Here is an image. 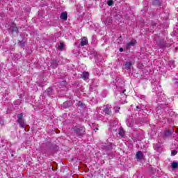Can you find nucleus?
Returning a JSON list of instances; mask_svg holds the SVG:
<instances>
[{"label": "nucleus", "mask_w": 178, "mask_h": 178, "mask_svg": "<svg viewBox=\"0 0 178 178\" xmlns=\"http://www.w3.org/2000/svg\"><path fill=\"white\" fill-rule=\"evenodd\" d=\"M72 130L78 137H83L86 133V128L83 126H75Z\"/></svg>", "instance_id": "1"}, {"label": "nucleus", "mask_w": 178, "mask_h": 178, "mask_svg": "<svg viewBox=\"0 0 178 178\" xmlns=\"http://www.w3.org/2000/svg\"><path fill=\"white\" fill-rule=\"evenodd\" d=\"M8 31L9 33H17V34H19V28H17L16 24H11L8 29Z\"/></svg>", "instance_id": "2"}, {"label": "nucleus", "mask_w": 178, "mask_h": 178, "mask_svg": "<svg viewBox=\"0 0 178 178\" xmlns=\"http://www.w3.org/2000/svg\"><path fill=\"white\" fill-rule=\"evenodd\" d=\"M88 45V39L86 37H83L81 39V47Z\"/></svg>", "instance_id": "3"}, {"label": "nucleus", "mask_w": 178, "mask_h": 178, "mask_svg": "<svg viewBox=\"0 0 178 178\" xmlns=\"http://www.w3.org/2000/svg\"><path fill=\"white\" fill-rule=\"evenodd\" d=\"M137 44V40L133 39L127 44V49H130V47H134Z\"/></svg>", "instance_id": "4"}, {"label": "nucleus", "mask_w": 178, "mask_h": 178, "mask_svg": "<svg viewBox=\"0 0 178 178\" xmlns=\"http://www.w3.org/2000/svg\"><path fill=\"white\" fill-rule=\"evenodd\" d=\"M17 123L19 124V127L21 129H24V127L26 126V121L24 120H17Z\"/></svg>", "instance_id": "5"}, {"label": "nucleus", "mask_w": 178, "mask_h": 178, "mask_svg": "<svg viewBox=\"0 0 178 178\" xmlns=\"http://www.w3.org/2000/svg\"><path fill=\"white\" fill-rule=\"evenodd\" d=\"M60 19L65 21L67 20V13L66 11L61 13L60 15Z\"/></svg>", "instance_id": "6"}, {"label": "nucleus", "mask_w": 178, "mask_h": 178, "mask_svg": "<svg viewBox=\"0 0 178 178\" xmlns=\"http://www.w3.org/2000/svg\"><path fill=\"white\" fill-rule=\"evenodd\" d=\"M143 156H144V154H143V152L138 151L136 152V159H139L140 161H141Z\"/></svg>", "instance_id": "7"}, {"label": "nucleus", "mask_w": 178, "mask_h": 178, "mask_svg": "<svg viewBox=\"0 0 178 178\" xmlns=\"http://www.w3.org/2000/svg\"><path fill=\"white\" fill-rule=\"evenodd\" d=\"M159 47H160V48H165V47H168V44H166L165 40L162 39L159 41Z\"/></svg>", "instance_id": "8"}, {"label": "nucleus", "mask_w": 178, "mask_h": 178, "mask_svg": "<svg viewBox=\"0 0 178 178\" xmlns=\"http://www.w3.org/2000/svg\"><path fill=\"white\" fill-rule=\"evenodd\" d=\"M57 49H59V51H63V49H65V43L60 42V44H57Z\"/></svg>", "instance_id": "9"}, {"label": "nucleus", "mask_w": 178, "mask_h": 178, "mask_svg": "<svg viewBox=\"0 0 178 178\" xmlns=\"http://www.w3.org/2000/svg\"><path fill=\"white\" fill-rule=\"evenodd\" d=\"M103 147L106 151H110V149H112V143H108L107 145L105 143Z\"/></svg>", "instance_id": "10"}, {"label": "nucleus", "mask_w": 178, "mask_h": 178, "mask_svg": "<svg viewBox=\"0 0 178 178\" xmlns=\"http://www.w3.org/2000/svg\"><path fill=\"white\" fill-rule=\"evenodd\" d=\"M104 112L106 115H111V113H112V111H111V107H108V106H106V108H104Z\"/></svg>", "instance_id": "11"}, {"label": "nucleus", "mask_w": 178, "mask_h": 178, "mask_svg": "<svg viewBox=\"0 0 178 178\" xmlns=\"http://www.w3.org/2000/svg\"><path fill=\"white\" fill-rule=\"evenodd\" d=\"M124 67L125 69H127V70H130V69H131V63L126 62L124 65Z\"/></svg>", "instance_id": "12"}, {"label": "nucleus", "mask_w": 178, "mask_h": 178, "mask_svg": "<svg viewBox=\"0 0 178 178\" xmlns=\"http://www.w3.org/2000/svg\"><path fill=\"white\" fill-rule=\"evenodd\" d=\"M171 168L172 169H177L178 168V161H173L172 163H171Z\"/></svg>", "instance_id": "13"}, {"label": "nucleus", "mask_w": 178, "mask_h": 178, "mask_svg": "<svg viewBox=\"0 0 178 178\" xmlns=\"http://www.w3.org/2000/svg\"><path fill=\"white\" fill-rule=\"evenodd\" d=\"M81 78L83 79V80H87V79H88V72H83L81 74Z\"/></svg>", "instance_id": "14"}, {"label": "nucleus", "mask_w": 178, "mask_h": 178, "mask_svg": "<svg viewBox=\"0 0 178 178\" xmlns=\"http://www.w3.org/2000/svg\"><path fill=\"white\" fill-rule=\"evenodd\" d=\"M24 44H26L24 40H21L19 42V45L21 47V48H24Z\"/></svg>", "instance_id": "15"}, {"label": "nucleus", "mask_w": 178, "mask_h": 178, "mask_svg": "<svg viewBox=\"0 0 178 178\" xmlns=\"http://www.w3.org/2000/svg\"><path fill=\"white\" fill-rule=\"evenodd\" d=\"M46 91H47L48 95H52V88H49L47 89Z\"/></svg>", "instance_id": "16"}, {"label": "nucleus", "mask_w": 178, "mask_h": 178, "mask_svg": "<svg viewBox=\"0 0 178 178\" xmlns=\"http://www.w3.org/2000/svg\"><path fill=\"white\" fill-rule=\"evenodd\" d=\"M119 136H121V137H124V131L123 129H120L118 133Z\"/></svg>", "instance_id": "17"}, {"label": "nucleus", "mask_w": 178, "mask_h": 178, "mask_svg": "<svg viewBox=\"0 0 178 178\" xmlns=\"http://www.w3.org/2000/svg\"><path fill=\"white\" fill-rule=\"evenodd\" d=\"M23 119V113H20L17 115V120H22Z\"/></svg>", "instance_id": "18"}, {"label": "nucleus", "mask_w": 178, "mask_h": 178, "mask_svg": "<svg viewBox=\"0 0 178 178\" xmlns=\"http://www.w3.org/2000/svg\"><path fill=\"white\" fill-rule=\"evenodd\" d=\"M165 136H172V131L170 130H168L165 133Z\"/></svg>", "instance_id": "19"}, {"label": "nucleus", "mask_w": 178, "mask_h": 178, "mask_svg": "<svg viewBox=\"0 0 178 178\" xmlns=\"http://www.w3.org/2000/svg\"><path fill=\"white\" fill-rule=\"evenodd\" d=\"M107 4L108 5V6H112V5H113V0H108L107 2Z\"/></svg>", "instance_id": "20"}, {"label": "nucleus", "mask_w": 178, "mask_h": 178, "mask_svg": "<svg viewBox=\"0 0 178 178\" xmlns=\"http://www.w3.org/2000/svg\"><path fill=\"white\" fill-rule=\"evenodd\" d=\"M52 67H58V63H56V61L52 62Z\"/></svg>", "instance_id": "21"}, {"label": "nucleus", "mask_w": 178, "mask_h": 178, "mask_svg": "<svg viewBox=\"0 0 178 178\" xmlns=\"http://www.w3.org/2000/svg\"><path fill=\"white\" fill-rule=\"evenodd\" d=\"M171 154H172L173 156H175V155H177V151H176V150H172V151L171 152Z\"/></svg>", "instance_id": "22"}, {"label": "nucleus", "mask_w": 178, "mask_h": 178, "mask_svg": "<svg viewBox=\"0 0 178 178\" xmlns=\"http://www.w3.org/2000/svg\"><path fill=\"white\" fill-rule=\"evenodd\" d=\"M119 109H120V108H118V107L114 108L115 113H119Z\"/></svg>", "instance_id": "23"}, {"label": "nucleus", "mask_w": 178, "mask_h": 178, "mask_svg": "<svg viewBox=\"0 0 178 178\" xmlns=\"http://www.w3.org/2000/svg\"><path fill=\"white\" fill-rule=\"evenodd\" d=\"M120 52H123V48H120Z\"/></svg>", "instance_id": "24"}, {"label": "nucleus", "mask_w": 178, "mask_h": 178, "mask_svg": "<svg viewBox=\"0 0 178 178\" xmlns=\"http://www.w3.org/2000/svg\"><path fill=\"white\" fill-rule=\"evenodd\" d=\"M95 131H97V130H98V128H96L95 129H94Z\"/></svg>", "instance_id": "25"}, {"label": "nucleus", "mask_w": 178, "mask_h": 178, "mask_svg": "<svg viewBox=\"0 0 178 178\" xmlns=\"http://www.w3.org/2000/svg\"><path fill=\"white\" fill-rule=\"evenodd\" d=\"M124 91H126V90H124L122 91V94H124Z\"/></svg>", "instance_id": "26"}, {"label": "nucleus", "mask_w": 178, "mask_h": 178, "mask_svg": "<svg viewBox=\"0 0 178 178\" xmlns=\"http://www.w3.org/2000/svg\"><path fill=\"white\" fill-rule=\"evenodd\" d=\"M137 109H139L140 108L138 106H136Z\"/></svg>", "instance_id": "27"}, {"label": "nucleus", "mask_w": 178, "mask_h": 178, "mask_svg": "<svg viewBox=\"0 0 178 178\" xmlns=\"http://www.w3.org/2000/svg\"><path fill=\"white\" fill-rule=\"evenodd\" d=\"M177 131H178V129H177Z\"/></svg>", "instance_id": "28"}]
</instances>
